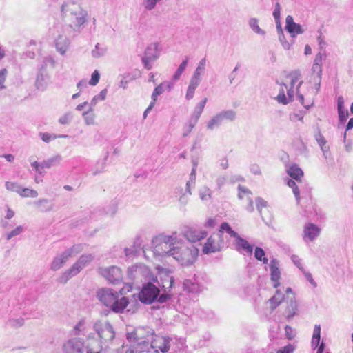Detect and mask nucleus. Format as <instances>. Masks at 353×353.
Listing matches in <instances>:
<instances>
[{
	"label": "nucleus",
	"instance_id": "obj_28",
	"mask_svg": "<svg viewBox=\"0 0 353 353\" xmlns=\"http://www.w3.org/2000/svg\"><path fill=\"white\" fill-rule=\"evenodd\" d=\"M70 46V41L65 35H59L55 40V47L57 50L63 55L67 52Z\"/></svg>",
	"mask_w": 353,
	"mask_h": 353
},
{
	"label": "nucleus",
	"instance_id": "obj_61",
	"mask_svg": "<svg viewBox=\"0 0 353 353\" xmlns=\"http://www.w3.org/2000/svg\"><path fill=\"white\" fill-rule=\"evenodd\" d=\"M72 119V115L71 114V113L68 112L59 118V122L62 125H66V124L70 123Z\"/></svg>",
	"mask_w": 353,
	"mask_h": 353
},
{
	"label": "nucleus",
	"instance_id": "obj_44",
	"mask_svg": "<svg viewBox=\"0 0 353 353\" xmlns=\"http://www.w3.org/2000/svg\"><path fill=\"white\" fill-rule=\"evenodd\" d=\"M312 71L314 74H316V77L318 78V82L316 83V91H315V94H316L319 92V88H320V83H321V75H322V67L320 65H316V64L313 63L312 67Z\"/></svg>",
	"mask_w": 353,
	"mask_h": 353
},
{
	"label": "nucleus",
	"instance_id": "obj_49",
	"mask_svg": "<svg viewBox=\"0 0 353 353\" xmlns=\"http://www.w3.org/2000/svg\"><path fill=\"white\" fill-rule=\"evenodd\" d=\"M196 123V122L190 119L188 123L183 128L182 136L183 137H188L192 132V129L195 127Z\"/></svg>",
	"mask_w": 353,
	"mask_h": 353
},
{
	"label": "nucleus",
	"instance_id": "obj_32",
	"mask_svg": "<svg viewBox=\"0 0 353 353\" xmlns=\"http://www.w3.org/2000/svg\"><path fill=\"white\" fill-rule=\"evenodd\" d=\"M283 300H286V297L285 298L282 292L279 290H277L275 294L269 300L271 309L272 310L276 309Z\"/></svg>",
	"mask_w": 353,
	"mask_h": 353
},
{
	"label": "nucleus",
	"instance_id": "obj_29",
	"mask_svg": "<svg viewBox=\"0 0 353 353\" xmlns=\"http://www.w3.org/2000/svg\"><path fill=\"white\" fill-rule=\"evenodd\" d=\"M117 210V208L114 203L110 204L103 209L96 210L93 213V219H97L100 216H113Z\"/></svg>",
	"mask_w": 353,
	"mask_h": 353
},
{
	"label": "nucleus",
	"instance_id": "obj_48",
	"mask_svg": "<svg viewBox=\"0 0 353 353\" xmlns=\"http://www.w3.org/2000/svg\"><path fill=\"white\" fill-rule=\"evenodd\" d=\"M303 83V81H299L297 87H296V94H297V97H298V99L299 101L301 103V104L306 108V109H309L310 107H311L313 104L312 102L310 101L308 102L307 103H304V94L303 93H301V90H300V86Z\"/></svg>",
	"mask_w": 353,
	"mask_h": 353
},
{
	"label": "nucleus",
	"instance_id": "obj_2",
	"mask_svg": "<svg viewBox=\"0 0 353 353\" xmlns=\"http://www.w3.org/2000/svg\"><path fill=\"white\" fill-rule=\"evenodd\" d=\"M180 243V236L176 232L170 235L160 234L152 241L154 253L159 256H172L175 248Z\"/></svg>",
	"mask_w": 353,
	"mask_h": 353
},
{
	"label": "nucleus",
	"instance_id": "obj_47",
	"mask_svg": "<svg viewBox=\"0 0 353 353\" xmlns=\"http://www.w3.org/2000/svg\"><path fill=\"white\" fill-rule=\"evenodd\" d=\"M106 94H107V90L106 89L102 90L99 92V94H98L97 95L94 96L92 98V99L91 100L90 103V107H92V108H94V107L97 105L98 101H104L106 97Z\"/></svg>",
	"mask_w": 353,
	"mask_h": 353
},
{
	"label": "nucleus",
	"instance_id": "obj_43",
	"mask_svg": "<svg viewBox=\"0 0 353 353\" xmlns=\"http://www.w3.org/2000/svg\"><path fill=\"white\" fill-rule=\"evenodd\" d=\"M93 110L94 108L90 107L88 111L83 113V117L87 125H93L94 123L95 114L93 113Z\"/></svg>",
	"mask_w": 353,
	"mask_h": 353
},
{
	"label": "nucleus",
	"instance_id": "obj_22",
	"mask_svg": "<svg viewBox=\"0 0 353 353\" xmlns=\"http://www.w3.org/2000/svg\"><path fill=\"white\" fill-rule=\"evenodd\" d=\"M279 261L276 259H272L270 261V268L271 272V280L274 283V288H277L279 286V279L281 276V272L279 269Z\"/></svg>",
	"mask_w": 353,
	"mask_h": 353
},
{
	"label": "nucleus",
	"instance_id": "obj_62",
	"mask_svg": "<svg viewBox=\"0 0 353 353\" xmlns=\"http://www.w3.org/2000/svg\"><path fill=\"white\" fill-rule=\"evenodd\" d=\"M203 111V110L199 108L198 106H196L194 108V112L190 119H191L192 120H193L197 123Z\"/></svg>",
	"mask_w": 353,
	"mask_h": 353
},
{
	"label": "nucleus",
	"instance_id": "obj_9",
	"mask_svg": "<svg viewBox=\"0 0 353 353\" xmlns=\"http://www.w3.org/2000/svg\"><path fill=\"white\" fill-rule=\"evenodd\" d=\"M154 330L149 327H138L133 332H128L127 339L129 341H137L139 343H147L148 345L153 339Z\"/></svg>",
	"mask_w": 353,
	"mask_h": 353
},
{
	"label": "nucleus",
	"instance_id": "obj_19",
	"mask_svg": "<svg viewBox=\"0 0 353 353\" xmlns=\"http://www.w3.org/2000/svg\"><path fill=\"white\" fill-rule=\"evenodd\" d=\"M285 29L292 37L294 38L298 34H303L305 29L299 23L294 21L293 17L288 15L285 19Z\"/></svg>",
	"mask_w": 353,
	"mask_h": 353
},
{
	"label": "nucleus",
	"instance_id": "obj_17",
	"mask_svg": "<svg viewBox=\"0 0 353 353\" xmlns=\"http://www.w3.org/2000/svg\"><path fill=\"white\" fill-rule=\"evenodd\" d=\"M83 342L79 339H71L63 345V350L64 353H83Z\"/></svg>",
	"mask_w": 353,
	"mask_h": 353
},
{
	"label": "nucleus",
	"instance_id": "obj_37",
	"mask_svg": "<svg viewBox=\"0 0 353 353\" xmlns=\"http://www.w3.org/2000/svg\"><path fill=\"white\" fill-rule=\"evenodd\" d=\"M321 340V325H315L313 330V335L312 339V347L314 349L318 347L320 345Z\"/></svg>",
	"mask_w": 353,
	"mask_h": 353
},
{
	"label": "nucleus",
	"instance_id": "obj_18",
	"mask_svg": "<svg viewBox=\"0 0 353 353\" xmlns=\"http://www.w3.org/2000/svg\"><path fill=\"white\" fill-rule=\"evenodd\" d=\"M195 184V180H192L191 182V179L189 180L186 183L185 190L184 191L181 187L176 188L174 190V194L176 196L179 197V201L181 203L186 204L188 202V196L192 194L191 188L194 187Z\"/></svg>",
	"mask_w": 353,
	"mask_h": 353
},
{
	"label": "nucleus",
	"instance_id": "obj_35",
	"mask_svg": "<svg viewBox=\"0 0 353 353\" xmlns=\"http://www.w3.org/2000/svg\"><path fill=\"white\" fill-rule=\"evenodd\" d=\"M212 190L208 186H202L199 190V196L203 202L210 201L212 199Z\"/></svg>",
	"mask_w": 353,
	"mask_h": 353
},
{
	"label": "nucleus",
	"instance_id": "obj_51",
	"mask_svg": "<svg viewBox=\"0 0 353 353\" xmlns=\"http://www.w3.org/2000/svg\"><path fill=\"white\" fill-rule=\"evenodd\" d=\"M19 195L21 197L36 198L38 196V192L34 190L21 187Z\"/></svg>",
	"mask_w": 353,
	"mask_h": 353
},
{
	"label": "nucleus",
	"instance_id": "obj_21",
	"mask_svg": "<svg viewBox=\"0 0 353 353\" xmlns=\"http://www.w3.org/2000/svg\"><path fill=\"white\" fill-rule=\"evenodd\" d=\"M130 345L123 346L124 353H144L150 352V345L145 343H139L137 341H131Z\"/></svg>",
	"mask_w": 353,
	"mask_h": 353
},
{
	"label": "nucleus",
	"instance_id": "obj_5",
	"mask_svg": "<svg viewBox=\"0 0 353 353\" xmlns=\"http://www.w3.org/2000/svg\"><path fill=\"white\" fill-rule=\"evenodd\" d=\"M199 253V250L194 245H186L181 238L180 243L177 244L172 257L182 265H190L194 263Z\"/></svg>",
	"mask_w": 353,
	"mask_h": 353
},
{
	"label": "nucleus",
	"instance_id": "obj_34",
	"mask_svg": "<svg viewBox=\"0 0 353 353\" xmlns=\"http://www.w3.org/2000/svg\"><path fill=\"white\" fill-rule=\"evenodd\" d=\"M87 353H104V351L101 343L92 339L88 343Z\"/></svg>",
	"mask_w": 353,
	"mask_h": 353
},
{
	"label": "nucleus",
	"instance_id": "obj_11",
	"mask_svg": "<svg viewBox=\"0 0 353 353\" xmlns=\"http://www.w3.org/2000/svg\"><path fill=\"white\" fill-rule=\"evenodd\" d=\"M172 341L170 337L155 335L149 343L150 350L154 349V353H159V350L162 353H167L170 349Z\"/></svg>",
	"mask_w": 353,
	"mask_h": 353
},
{
	"label": "nucleus",
	"instance_id": "obj_3",
	"mask_svg": "<svg viewBox=\"0 0 353 353\" xmlns=\"http://www.w3.org/2000/svg\"><path fill=\"white\" fill-rule=\"evenodd\" d=\"M98 299L106 307H110L115 313H121L128 305L126 297L119 299L117 292L110 288H101L97 291Z\"/></svg>",
	"mask_w": 353,
	"mask_h": 353
},
{
	"label": "nucleus",
	"instance_id": "obj_63",
	"mask_svg": "<svg viewBox=\"0 0 353 353\" xmlns=\"http://www.w3.org/2000/svg\"><path fill=\"white\" fill-rule=\"evenodd\" d=\"M23 232L22 226H17L14 230H12L6 236L7 240L11 239L12 237L20 234Z\"/></svg>",
	"mask_w": 353,
	"mask_h": 353
},
{
	"label": "nucleus",
	"instance_id": "obj_10",
	"mask_svg": "<svg viewBox=\"0 0 353 353\" xmlns=\"http://www.w3.org/2000/svg\"><path fill=\"white\" fill-rule=\"evenodd\" d=\"M152 281L157 283V285L161 288L165 292H169L172 289L174 283V278L171 272L165 269H162L159 271L158 276H152Z\"/></svg>",
	"mask_w": 353,
	"mask_h": 353
},
{
	"label": "nucleus",
	"instance_id": "obj_58",
	"mask_svg": "<svg viewBox=\"0 0 353 353\" xmlns=\"http://www.w3.org/2000/svg\"><path fill=\"white\" fill-rule=\"evenodd\" d=\"M339 125L344 124L348 117L347 110H338Z\"/></svg>",
	"mask_w": 353,
	"mask_h": 353
},
{
	"label": "nucleus",
	"instance_id": "obj_59",
	"mask_svg": "<svg viewBox=\"0 0 353 353\" xmlns=\"http://www.w3.org/2000/svg\"><path fill=\"white\" fill-rule=\"evenodd\" d=\"M256 205L258 211L259 212L260 214H261L262 208H266L268 205V203L261 197H257L256 199Z\"/></svg>",
	"mask_w": 353,
	"mask_h": 353
},
{
	"label": "nucleus",
	"instance_id": "obj_1",
	"mask_svg": "<svg viewBox=\"0 0 353 353\" xmlns=\"http://www.w3.org/2000/svg\"><path fill=\"white\" fill-rule=\"evenodd\" d=\"M61 14L65 21L71 23V26L79 28L85 23L88 12L75 0H66L62 4Z\"/></svg>",
	"mask_w": 353,
	"mask_h": 353
},
{
	"label": "nucleus",
	"instance_id": "obj_41",
	"mask_svg": "<svg viewBox=\"0 0 353 353\" xmlns=\"http://www.w3.org/2000/svg\"><path fill=\"white\" fill-rule=\"evenodd\" d=\"M35 205L42 212H50L53 209V205L49 204V200L47 199H41L35 202Z\"/></svg>",
	"mask_w": 353,
	"mask_h": 353
},
{
	"label": "nucleus",
	"instance_id": "obj_20",
	"mask_svg": "<svg viewBox=\"0 0 353 353\" xmlns=\"http://www.w3.org/2000/svg\"><path fill=\"white\" fill-rule=\"evenodd\" d=\"M50 83V77L47 70H39L36 78L35 86L38 90H45Z\"/></svg>",
	"mask_w": 353,
	"mask_h": 353
},
{
	"label": "nucleus",
	"instance_id": "obj_23",
	"mask_svg": "<svg viewBox=\"0 0 353 353\" xmlns=\"http://www.w3.org/2000/svg\"><path fill=\"white\" fill-rule=\"evenodd\" d=\"M239 190V194L238 197L239 199H243L244 197L246 198V200L248 201V205L246 206V210L249 212H252L254 210V205H253V201L251 197L252 192L246 188L239 185L238 186Z\"/></svg>",
	"mask_w": 353,
	"mask_h": 353
},
{
	"label": "nucleus",
	"instance_id": "obj_7",
	"mask_svg": "<svg viewBox=\"0 0 353 353\" xmlns=\"http://www.w3.org/2000/svg\"><path fill=\"white\" fill-rule=\"evenodd\" d=\"M93 329L97 334L101 343L110 342L115 336L113 327L108 321L101 320L96 321L93 324Z\"/></svg>",
	"mask_w": 353,
	"mask_h": 353
},
{
	"label": "nucleus",
	"instance_id": "obj_53",
	"mask_svg": "<svg viewBox=\"0 0 353 353\" xmlns=\"http://www.w3.org/2000/svg\"><path fill=\"white\" fill-rule=\"evenodd\" d=\"M254 257L258 261H262L263 264H267L268 262V259L266 257H265L264 250L259 247H256L255 248Z\"/></svg>",
	"mask_w": 353,
	"mask_h": 353
},
{
	"label": "nucleus",
	"instance_id": "obj_45",
	"mask_svg": "<svg viewBox=\"0 0 353 353\" xmlns=\"http://www.w3.org/2000/svg\"><path fill=\"white\" fill-rule=\"evenodd\" d=\"M225 232L228 234H230L231 237L236 238L238 236H239L235 231H234L232 228L230 226V225L225 222L221 223L220 226V230L218 234H219V236H221V234L222 232Z\"/></svg>",
	"mask_w": 353,
	"mask_h": 353
},
{
	"label": "nucleus",
	"instance_id": "obj_31",
	"mask_svg": "<svg viewBox=\"0 0 353 353\" xmlns=\"http://www.w3.org/2000/svg\"><path fill=\"white\" fill-rule=\"evenodd\" d=\"M288 174L294 179H295L299 184H301V177L303 175L302 170L296 165L292 164L287 168Z\"/></svg>",
	"mask_w": 353,
	"mask_h": 353
},
{
	"label": "nucleus",
	"instance_id": "obj_36",
	"mask_svg": "<svg viewBox=\"0 0 353 353\" xmlns=\"http://www.w3.org/2000/svg\"><path fill=\"white\" fill-rule=\"evenodd\" d=\"M77 274L75 269L71 267L59 277L58 282L63 284L66 283L72 277L76 276Z\"/></svg>",
	"mask_w": 353,
	"mask_h": 353
},
{
	"label": "nucleus",
	"instance_id": "obj_39",
	"mask_svg": "<svg viewBox=\"0 0 353 353\" xmlns=\"http://www.w3.org/2000/svg\"><path fill=\"white\" fill-rule=\"evenodd\" d=\"M315 139L317 141L318 144L321 147V149L323 153V155L325 158H327V154L329 150V147L326 145V140L325 139L324 137L321 134L320 132H319L315 135Z\"/></svg>",
	"mask_w": 353,
	"mask_h": 353
},
{
	"label": "nucleus",
	"instance_id": "obj_8",
	"mask_svg": "<svg viewBox=\"0 0 353 353\" xmlns=\"http://www.w3.org/2000/svg\"><path fill=\"white\" fill-rule=\"evenodd\" d=\"M160 293L159 287L152 279L143 285L142 289L139 294V300L145 304L152 303L157 299Z\"/></svg>",
	"mask_w": 353,
	"mask_h": 353
},
{
	"label": "nucleus",
	"instance_id": "obj_16",
	"mask_svg": "<svg viewBox=\"0 0 353 353\" xmlns=\"http://www.w3.org/2000/svg\"><path fill=\"white\" fill-rule=\"evenodd\" d=\"M208 235V232L203 230H198L194 228H188L183 231V236L186 239L192 243H196L204 239Z\"/></svg>",
	"mask_w": 353,
	"mask_h": 353
},
{
	"label": "nucleus",
	"instance_id": "obj_56",
	"mask_svg": "<svg viewBox=\"0 0 353 353\" xmlns=\"http://www.w3.org/2000/svg\"><path fill=\"white\" fill-rule=\"evenodd\" d=\"M163 92H164V84L161 83L154 88V90L152 94V101H154V103H155V101L157 99L158 96L161 94Z\"/></svg>",
	"mask_w": 353,
	"mask_h": 353
},
{
	"label": "nucleus",
	"instance_id": "obj_25",
	"mask_svg": "<svg viewBox=\"0 0 353 353\" xmlns=\"http://www.w3.org/2000/svg\"><path fill=\"white\" fill-rule=\"evenodd\" d=\"M286 302L288 305L285 309V314L287 319H290L296 314L298 311V305L294 296H292V297H290L289 296L286 297Z\"/></svg>",
	"mask_w": 353,
	"mask_h": 353
},
{
	"label": "nucleus",
	"instance_id": "obj_40",
	"mask_svg": "<svg viewBox=\"0 0 353 353\" xmlns=\"http://www.w3.org/2000/svg\"><path fill=\"white\" fill-rule=\"evenodd\" d=\"M188 61H189L188 57H185V59L179 65V68L175 71V72L172 77V80L174 81H176L177 80H179L180 79L181 74L185 71V70L188 65Z\"/></svg>",
	"mask_w": 353,
	"mask_h": 353
},
{
	"label": "nucleus",
	"instance_id": "obj_64",
	"mask_svg": "<svg viewBox=\"0 0 353 353\" xmlns=\"http://www.w3.org/2000/svg\"><path fill=\"white\" fill-rule=\"evenodd\" d=\"M99 79L100 74L99 72L97 70H94L91 75V79L89 81L90 85H96L99 83Z\"/></svg>",
	"mask_w": 353,
	"mask_h": 353
},
{
	"label": "nucleus",
	"instance_id": "obj_4",
	"mask_svg": "<svg viewBox=\"0 0 353 353\" xmlns=\"http://www.w3.org/2000/svg\"><path fill=\"white\" fill-rule=\"evenodd\" d=\"M300 77L299 72H292L286 77V83L279 84V93L276 97L279 103L287 105L293 101L294 97V87L296 83L299 81Z\"/></svg>",
	"mask_w": 353,
	"mask_h": 353
},
{
	"label": "nucleus",
	"instance_id": "obj_6",
	"mask_svg": "<svg viewBox=\"0 0 353 353\" xmlns=\"http://www.w3.org/2000/svg\"><path fill=\"white\" fill-rule=\"evenodd\" d=\"M236 118V112L234 110H225L217 112L207 123L208 130H214L219 128L224 121H234Z\"/></svg>",
	"mask_w": 353,
	"mask_h": 353
},
{
	"label": "nucleus",
	"instance_id": "obj_27",
	"mask_svg": "<svg viewBox=\"0 0 353 353\" xmlns=\"http://www.w3.org/2000/svg\"><path fill=\"white\" fill-rule=\"evenodd\" d=\"M69 258L70 254L68 252H63L61 254H57L51 263V270L53 271L59 270Z\"/></svg>",
	"mask_w": 353,
	"mask_h": 353
},
{
	"label": "nucleus",
	"instance_id": "obj_57",
	"mask_svg": "<svg viewBox=\"0 0 353 353\" xmlns=\"http://www.w3.org/2000/svg\"><path fill=\"white\" fill-rule=\"evenodd\" d=\"M82 250H83L82 245L79 244V245H73L70 248L65 250L64 252L70 254V257L72 255L79 253L80 252L82 251Z\"/></svg>",
	"mask_w": 353,
	"mask_h": 353
},
{
	"label": "nucleus",
	"instance_id": "obj_42",
	"mask_svg": "<svg viewBox=\"0 0 353 353\" xmlns=\"http://www.w3.org/2000/svg\"><path fill=\"white\" fill-rule=\"evenodd\" d=\"M107 48L99 43L95 45L94 48L91 51V54L94 58L98 59L105 54Z\"/></svg>",
	"mask_w": 353,
	"mask_h": 353
},
{
	"label": "nucleus",
	"instance_id": "obj_60",
	"mask_svg": "<svg viewBox=\"0 0 353 353\" xmlns=\"http://www.w3.org/2000/svg\"><path fill=\"white\" fill-rule=\"evenodd\" d=\"M8 323L10 326L14 327H21L24 324V319L22 318L12 319L9 320Z\"/></svg>",
	"mask_w": 353,
	"mask_h": 353
},
{
	"label": "nucleus",
	"instance_id": "obj_15",
	"mask_svg": "<svg viewBox=\"0 0 353 353\" xmlns=\"http://www.w3.org/2000/svg\"><path fill=\"white\" fill-rule=\"evenodd\" d=\"M320 232L321 229L316 225L308 223L303 228V239L307 243L312 242L319 236Z\"/></svg>",
	"mask_w": 353,
	"mask_h": 353
},
{
	"label": "nucleus",
	"instance_id": "obj_24",
	"mask_svg": "<svg viewBox=\"0 0 353 353\" xmlns=\"http://www.w3.org/2000/svg\"><path fill=\"white\" fill-rule=\"evenodd\" d=\"M235 245L237 250L244 254L250 255L253 252V246L251 245L248 241L238 236L235 239Z\"/></svg>",
	"mask_w": 353,
	"mask_h": 353
},
{
	"label": "nucleus",
	"instance_id": "obj_12",
	"mask_svg": "<svg viewBox=\"0 0 353 353\" xmlns=\"http://www.w3.org/2000/svg\"><path fill=\"white\" fill-rule=\"evenodd\" d=\"M102 276L112 284H119L123 280L121 270L117 266H110L100 269Z\"/></svg>",
	"mask_w": 353,
	"mask_h": 353
},
{
	"label": "nucleus",
	"instance_id": "obj_30",
	"mask_svg": "<svg viewBox=\"0 0 353 353\" xmlns=\"http://www.w3.org/2000/svg\"><path fill=\"white\" fill-rule=\"evenodd\" d=\"M183 285L184 290L190 293H199L203 290V287L195 279L194 281L186 279Z\"/></svg>",
	"mask_w": 353,
	"mask_h": 353
},
{
	"label": "nucleus",
	"instance_id": "obj_26",
	"mask_svg": "<svg viewBox=\"0 0 353 353\" xmlns=\"http://www.w3.org/2000/svg\"><path fill=\"white\" fill-rule=\"evenodd\" d=\"M93 259L94 256L92 254H83L72 267L75 269L77 273H79L80 271L87 266Z\"/></svg>",
	"mask_w": 353,
	"mask_h": 353
},
{
	"label": "nucleus",
	"instance_id": "obj_52",
	"mask_svg": "<svg viewBox=\"0 0 353 353\" xmlns=\"http://www.w3.org/2000/svg\"><path fill=\"white\" fill-rule=\"evenodd\" d=\"M287 184L289 187L292 189L293 193L296 197V200L297 203H299L300 201V192L299 187L296 184V183L292 179H288L287 181Z\"/></svg>",
	"mask_w": 353,
	"mask_h": 353
},
{
	"label": "nucleus",
	"instance_id": "obj_46",
	"mask_svg": "<svg viewBox=\"0 0 353 353\" xmlns=\"http://www.w3.org/2000/svg\"><path fill=\"white\" fill-rule=\"evenodd\" d=\"M86 330V322L85 319H81L74 327V333L75 335L84 334Z\"/></svg>",
	"mask_w": 353,
	"mask_h": 353
},
{
	"label": "nucleus",
	"instance_id": "obj_14",
	"mask_svg": "<svg viewBox=\"0 0 353 353\" xmlns=\"http://www.w3.org/2000/svg\"><path fill=\"white\" fill-rule=\"evenodd\" d=\"M221 240L219 234L211 235L203 246V252L205 254L214 253L221 249Z\"/></svg>",
	"mask_w": 353,
	"mask_h": 353
},
{
	"label": "nucleus",
	"instance_id": "obj_33",
	"mask_svg": "<svg viewBox=\"0 0 353 353\" xmlns=\"http://www.w3.org/2000/svg\"><path fill=\"white\" fill-rule=\"evenodd\" d=\"M62 161V157L60 154H56L48 159L43 161V166L44 168H50L58 165Z\"/></svg>",
	"mask_w": 353,
	"mask_h": 353
},
{
	"label": "nucleus",
	"instance_id": "obj_55",
	"mask_svg": "<svg viewBox=\"0 0 353 353\" xmlns=\"http://www.w3.org/2000/svg\"><path fill=\"white\" fill-rule=\"evenodd\" d=\"M277 28L279 29V39L282 44V46L285 50H289L290 48V43L286 40L285 35L280 25H277Z\"/></svg>",
	"mask_w": 353,
	"mask_h": 353
},
{
	"label": "nucleus",
	"instance_id": "obj_54",
	"mask_svg": "<svg viewBox=\"0 0 353 353\" xmlns=\"http://www.w3.org/2000/svg\"><path fill=\"white\" fill-rule=\"evenodd\" d=\"M5 186L8 191L15 192L19 194L21 186L19 183L12 181H6Z\"/></svg>",
	"mask_w": 353,
	"mask_h": 353
},
{
	"label": "nucleus",
	"instance_id": "obj_50",
	"mask_svg": "<svg viewBox=\"0 0 353 353\" xmlns=\"http://www.w3.org/2000/svg\"><path fill=\"white\" fill-rule=\"evenodd\" d=\"M55 66V60L50 56L43 58L39 70H46L48 67L53 68Z\"/></svg>",
	"mask_w": 353,
	"mask_h": 353
},
{
	"label": "nucleus",
	"instance_id": "obj_13",
	"mask_svg": "<svg viewBox=\"0 0 353 353\" xmlns=\"http://www.w3.org/2000/svg\"><path fill=\"white\" fill-rule=\"evenodd\" d=\"M159 57V45L157 43H152L149 44L145 50L142 62L145 68L150 70L152 68V62Z\"/></svg>",
	"mask_w": 353,
	"mask_h": 353
},
{
	"label": "nucleus",
	"instance_id": "obj_38",
	"mask_svg": "<svg viewBox=\"0 0 353 353\" xmlns=\"http://www.w3.org/2000/svg\"><path fill=\"white\" fill-rule=\"evenodd\" d=\"M248 25L254 33L261 36L265 35V32L259 27V20L256 18H250L248 21Z\"/></svg>",
	"mask_w": 353,
	"mask_h": 353
}]
</instances>
